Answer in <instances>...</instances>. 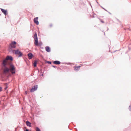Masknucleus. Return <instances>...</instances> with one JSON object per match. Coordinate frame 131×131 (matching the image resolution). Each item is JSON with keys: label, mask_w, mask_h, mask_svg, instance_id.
I'll return each instance as SVG.
<instances>
[{"label": "nucleus", "mask_w": 131, "mask_h": 131, "mask_svg": "<svg viewBox=\"0 0 131 131\" xmlns=\"http://www.w3.org/2000/svg\"><path fill=\"white\" fill-rule=\"evenodd\" d=\"M7 87H6V88H5V90H6V89H7Z\"/></svg>", "instance_id": "obj_24"}, {"label": "nucleus", "mask_w": 131, "mask_h": 131, "mask_svg": "<svg viewBox=\"0 0 131 131\" xmlns=\"http://www.w3.org/2000/svg\"><path fill=\"white\" fill-rule=\"evenodd\" d=\"M47 62L49 64H51V62H50V61H48Z\"/></svg>", "instance_id": "obj_21"}, {"label": "nucleus", "mask_w": 131, "mask_h": 131, "mask_svg": "<svg viewBox=\"0 0 131 131\" xmlns=\"http://www.w3.org/2000/svg\"><path fill=\"white\" fill-rule=\"evenodd\" d=\"M35 41L34 42L35 45L37 46H40L42 45V43L41 42H38V39L34 40Z\"/></svg>", "instance_id": "obj_3"}, {"label": "nucleus", "mask_w": 131, "mask_h": 131, "mask_svg": "<svg viewBox=\"0 0 131 131\" xmlns=\"http://www.w3.org/2000/svg\"><path fill=\"white\" fill-rule=\"evenodd\" d=\"M37 63V62L36 61H35L34 63V66L35 67L36 66V64Z\"/></svg>", "instance_id": "obj_17"}, {"label": "nucleus", "mask_w": 131, "mask_h": 131, "mask_svg": "<svg viewBox=\"0 0 131 131\" xmlns=\"http://www.w3.org/2000/svg\"><path fill=\"white\" fill-rule=\"evenodd\" d=\"M25 93L26 94H27V91H26L25 92Z\"/></svg>", "instance_id": "obj_22"}, {"label": "nucleus", "mask_w": 131, "mask_h": 131, "mask_svg": "<svg viewBox=\"0 0 131 131\" xmlns=\"http://www.w3.org/2000/svg\"><path fill=\"white\" fill-rule=\"evenodd\" d=\"M53 25L52 24H50L49 25V28H51L52 27H53Z\"/></svg>", "instance_id": "obj_18"}, {"label": "nucleus", "mask_w": 131, "mask_h": 131, "mask_svg": "<svg viewBox=\"0 0 131 131\" xmlns=\"http://www.w3.org/2000/svg\"><path fill=\"white\" fill-rule=\"evenodd\" d=\"M6 59L7 60H13V58L11 56H7L6 58Z\"/></svg>", "instance_id": "obj_13"}, {"label": "nucleus", "mask_w": 131, "mask_h": 131, "mask_svg": "<svg viewBox=\"0 0 131 131\" xmlns=\"http://www.w3.org/2000/svg\"><path fill=\"white\" fill-rule=\"evenodd\" d=\"M26 124L27 126L31 127V124L28 121H27L26 122Z\"/></svg>", "instance_id": "obj_9"}, {"label": "nucleus", "mask_w": 131, "mask_h": 131, "mask_svg": "<svg viewBox=\"0 0 131 131\" xmlns=\"http://www.w3.org/2000/svg\"><path fill=\"white\" fill-rule=\"evenodd\" d=\"M53 63L57 64H60V62L58 61H54L53 62Z\"/></svg>", "instance_id": "obj_14"}, {"label": "nucleus", "mask_w": 131, "mask_h": 131, "mask_svg": "<svg viewBox=\"0 0 131 131\" xmlns=\"http://www.w3.org/2000/svg\"><path fill=\"white\" fill-rule=\"evenodd\" d=\"M16 42L15 41L12 42L10 44V46L12 48H15L16 47Z\"/></svg>", "instance_id": "obj_6"}, {"label": "nucleus", "mask_w": 131, "mask_h": 131, "mask_svg": "<svg viewBox=\"0 0 131 131\" xmlns=\"http://www.w3.org/2000/svg\"><path fill=\"white\" fill-rule=\"evenodd\" d=\"M81 67L80 66H78L77 67H74V69L76 71H78L79 70Z\"/></svg>", "instance_id": "obj_12"}, {"label": "nucleus", "mask_w": 131, "mask_h": 131, "mask_svg": "<svg viewBox=\"0 0 131 131\" xmlns=\"http://www.w3.org/2000/svg\"><path fill=\"white\" fill-rule=\"evenodd\" d=\"M28 58L29 59H31L32 58L33 55L31 53H29L28 54Z\"/></svg>", "instance_id": "obj_11"}, {"label": "nucleus", "mask_w": 131, "mask_h": 131, "mask_svg": "<svg viewBox=\"0 0 131 131\" xmlns=\"http://www.w3.org/2000/svg\"><path fill=\"white\" fill-rule=\"evenodd\" d=\"M13 52L19 57H21L22 55V53L18 49L17 50H14Z\"/></svg>", "instance_id": "obj_2"}, {"label": "nucleus", "mask_w": 131, "mask_h": 131, "mask_svg": "<svg viewBox=\"0 0 131 131\" xmlns=\"http://www.w3.org/2000/svg\"><path fill=\"white\" fill-rule=\"evenodd\" d=\"M53 67H54V68L55 67H54V66H53Z\"/></svg>", "instance_id": "obj_25"}, {"label": "nucleus", "mask_w": 131, "mask_h": 131, "mask_svg": "<svg viewBox=\"0 0 131 131\" xmlns=\"http://www.w3.org/2000/svg\"><path fill=\"white\" fill-rule=\"evenodd\" d=\"M1 9L3 13L5 15H6L7 14V11L6 10L2 8H1Z\"/></svg>", "instance_id": "obj_8"}, {"label": "nucleus", "mask_w": 131, "mask_h": 131, "mask_svg": "<svg viewBox=\"0 0 131 131\" xmlns=\"http://www.w3.org/2000/svg\"><path fill=\"white\" fill-rule=\"evenodd\" d=\"M2 88L1 87H0V92L2 91Z\"/></svg>", "instance_id": "obj_20"}, {"label": "nucleus", "mask_w": 131, "mask_h": 131, "mask_svg": "<svg viewBox=\"0 0 131 131\" xmlns=\"http://www.w3.org/2000/svg\"><path fill=\"white\" fill-rule=\"evenodd\" d=\"M36 131H41L40 129L38 127L36 128Z\"/></svg>", "instance_id": "obj_19"}, {"label": "nucleus", "mask_w": 131, "mask_h": 131, "mask_svg": "<svg viewBox=\"0 0 131 131\" xmlns=\"http://www.w3.org/2000/svg\"><path fill=\"white\" fill-rule=\"evenodd\" d=\"M10 70L12 74H14L15 73V68L14 65L12 64H11L9 67Z\"/></svg>", "instance_id": "obj_1"}, {"label": "nucleus", "mask_w": 131, "mask_h": 131, "mask_svg": "<svg viewBox=\"0 0 131 131\" xmlns=\"http://www.w3.org/2000/svg\"><path fill=\"white\" fill-rule=\"evenodd\" d=\"M102 21V23H104V22H103V21Z\"/></svg>", "instance_id": "obj_26"}, {"label": "nucleus", "mask_w": 131, "mask_h": 131, "mask_svg": "<svg viewBox=\"0 0 131 131\" xmlns=\"http://www.w3.org/2000/svg\"><path fill=\"white\" fill-rule=\"evenodd\" d=\"M10 71L9 68L5 66V67L3 70V73L4 74L8 73Z\"/></svg>", "instance_id": "obj_4"}, {"label": "nucleus", "mask_w": 131, "mask_h": 131, "mask_svg": "<svg viewBox=\"0 0 131 131\" xmlns=\"http://www.w3.org/2000/svg\"><path fill=\"white\" fill-rule=\"evenodd\" d=\"M38 88V85H36L33 86L30 90V92H33L36 91Z\"/></svg>", "instance_id": "obj_5"}, {"label": "nucleus", "mask_w": 131, "mask_h": 131, "mask_svg": "<svg viewBox=\"0 0 131 131\" xmlns=\"http://www.w3.org/2000/svg\"><path fill=\"white\" fill-rule=\"evenodd\" d=\"M38 17H36L34 18V21L35 23L37 25H38L39 24V22L38 20Z\"/></svg>", "instance_id": "obj_7"}, {"label": "nucleus", "mask_w": 131, "mask_h": 131, "mask_svg": "<svg viewBox=\"0 0 131 131\" xmlns=\"http://www.w3.org/2000/svg\"><path fill=\"white\" fill-rule=\"evenodd\" d=\"M25 131H29V130L28 129H26Z\"/></svg>", "instance_id": "obj_23"}, {"label": "nucleus", "mask_w": 131, "mask_h": 131, "mask_svg": "<svg viewBox=\"0 0 131 131\" xmlns=\"http://www.w3.org/2000/svg\"><path fill=\"white\" fill-rule=\"evenodd\" d=\"M46 51L48 52H49L50 51V48L48 46H47L45 47Z\"/></svg>", "instance_id": "obj_10"}, {"label": "nucleus", "mask_w": 131, "mask_h": 131, "mask_svg": "<svg viewBox=\"0 0 131 131\" xmlns=\"http://www.w3.org/2000/svg\"><path fill=\"white\" fill-rule=\"evenodd\" d=\"M34 40L38 39V38H37V35L36 33L34 35Z\"/></svg>", "instance_id": "obj_16"}, {"label": "nucleus", "mask_w": 131, "mask_h": 131, "mask_svg": "<svg viewBox=\"0 0 131 131\" xmlns=\"http://www.w3.org/2000/svg\"><path fill=\"white\" fill-rule=\"evenodd\" d=\"M7 60L6 59H5L4 60L3 62V64L5 67V65L6 64Z\"/></svg>", "instance_id": "obj_15"}]
</instances>
